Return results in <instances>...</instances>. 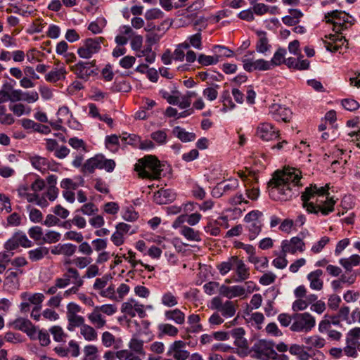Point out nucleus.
Segmentation results:
<instances>
[{"mask_svg":"<svg viewBox=\"0 0 360 360\" xmlns=\"http://www.w3.org/2000/svg\"><path fill=\"white\" fill-rule=\"evenodd\" d=\"M143 343L144 342L143 340L134 338L131 339L128 346L131 351H134L139 354L145 355Z\"/></svg>","mask_w":360,"mask_h":360,"instance_id":"obj_52","label":"nucleus"},{"mask_svg":"<svg viewBox=\"0 0 360 360\" xmlns=\"http://www.w3.org/2000/svg\"><path fill=\"white\" fill-rule=\"evenodd\" d=\"M281 252L284 255H295L296 252H303L305 250V243L299 236H295L290 240H283L281 245Z\"/></svg>","mask_w":360,"mask_h":360,"instance_id":"obj_11","label":"nucleus"},{"mask_svg":"<svg viewBox=\"0 0 360 360\" xmlns=\"http://www.w3.org/2000/svg\"><path fill=\"white\" fill-rule=\"evenodd\" d=\"M198 63L203 66H208L217 64L219 61V56H207L200 54L198 58Z\"/></svg>","mask_w":360,"mask_h":360,"instance_id":"obj_47","label":"nucleus"},{"mask_svg":"<svg viewBox=\"0 0 360 360\" xmlns=\"http://www.w3.org/2000/svg\"><path fill=\"white\" fill-rule=\"evenodd\" d=\"M49 254V248L46 246H39L28 251V257L32 262L41 260Z\"/></svg>","mask_w":360,"mask_h":360,"instance_id":"obj_25","label":"nucleus"},{"mask_svg":"<svg viewBox=\"0 0 360 360\" xmlns=\"http://www.w3.org/2000/svg\"><path fill=\"white\" fill-rule=\"evenodd\" d=\"M322 275L323 271L321 269L313 271L307 275L309 286L312 290H321L323 288V282L321 278Z\"/></svg>","mask_w":360,"mask_h":360,"instance_id":"obj_21","label":"nucleus"},{"mask_svg":"<svg viewBox=\"0 0 360 360\" xmlns=\"http://www.w3.org/2000/svg\"><path fill=\"white\" fill-rule=\"evenodd\" d=\"M68 319L69 324L68 326V329L69 330H73L75 327H82V326L84 325V319L77 314H71L68 315Z\"/></svg>","mask_w":360,"mask_h":360,"instance_id":"obj_48","label":"nucleus"},{"mask_svg":"<svg viewBox=\"0 0 360 360\" xmlns=\"http://www.w3.org/2000/svg\"><path fill=\"white\" fill-rule=\"evenodd\" d=\"M120 137L116 134L106 136L105 138V147L112 152H116L120 147Z\"/></svg>","mask_w":360,"mask_h":360,"instance_id":"obj_38","label":"nucleus"},{"mask_svg":"<svg viewBox=\"0 0 360 360\" xmlns=\"http://www.w3.org/2000/svg\"><path fill=\"white\" fill-rule=\"evenodd\" d=\"M14 327L21 331L28 333L33 328V325L30 320L25 318H18L13 322Z\"/></svg>","mask_w":360,"mask_h":360,"instance_id":"obj_40","label":"nucleus"},{"mask_svg":"<svg viewBox=\"0 0 360 360\" xmlns=\"http://www.w3.org/2000/svg\"><path fill=\"white\" fill-rule=\"evenodd\" d=\"M68 280L64 278V274L62 277L56 278L55 279L54 285L50 287L46 291V293L49 295H54L57 292L58 290L65 288L67 287Z\"/></svg>","mask_w":360,"mask_h":360,"instance_id":"obj_45","label":"nucleus"},{"mask_svg":"<svg viewBox=\"0 0 360 360\" xmlns=\"http://www.w3.org/2000/svg\"><path fill=\"white\" fill-rule=\"evenodd\" d=\"M158 329L162 334L172 337L176 336L179 332L176 327L169 323H161L158 326Z\"/></svg>","mask_w":360,"mask_h":360,"instance_id":"obj_56","label":"nucleus"},{"mask_svg":"<svg viewBox=\"0 0 360 360\" xmlns=\"http://www.w3.org/2000/svg\"><path fill=\"white\" fill-rule=\"evenodd\" d=\"M92 262L90 257H77L73 259V264L79 269L88 267Z\"/></svg>","mask_w":360,"mask_h":360,"instance_id":"obj_62","label":"nucleus"},{"mask_svg":"<svg viewBox=\"0 0 360 360\" xmlns=\"http://www.w3.org/2000/svg\"><path fill=\"white\" fill-rule=\"evenodd\" d=\"M233 269L237 276V278L235 279L236 281L241 282L249 278V268L245 265L244 262L238 257H236Z\"/></svg>","mask_w":360,"mask_h":360,"instance_id":"obj_18","label":"nucleus"},{"mask_svg":"<svg viewBox=\"0 0 360 360\" xmlns=\"http://www.w3.org/2000/svg\"><path fill=\"white\" fill-rule=\"evenodd\" d=\"M234 344L238 347L237 354L245 356L248 354V344L247 340L243 337L240 339L234 340Z\"/></svg>","mask_w":360,"mask_h":360,"instance_id":"obj_55","label":"nucleus"},{"mask_svg":"<svg viewBox=\"0 0 360 360\" xmlns=\"http://www.w3.org/2000/svg\"><path fill=\"white\" fill-rule=\"evenodd\" d=\"M122 217L124 220L127 221H135L138 217L139 214L132 206H128L123 208L122 211Z\"/></svg>","mask_w":360,"mask_h":360,"instance_id":"obj_49","label":"nucleus"},{"mask_svg":"<svg viewBox=\"0 0 360 360\" xmlns=\"http://www.w3.org/2000/svg\"><path fill=\"white\" fill-rule=\"evenodd\" d=\"M302 341L306 345L307 349L309 350L313 348L321 349L326 344V340L318 335L304 337L302 339Z\"/></svg>","mask_w":360,"mask_h":360,"instance_id":"obj_22","label":"nucleus"},{"mask_svg":"<svg viewBox=\"0 0 360 360\" xmlns=\"http://www.w3.org/2000/svg\"><path fill=\"white\" fill-rule=\"evenodd\" d=\"M329 186L317 187L316 185L307 187L302 195L303 207L309 213L317 214L321 212L323 215H328L334 210L335 200L329 197Z\"/></svg>","mask_w":360,"mask_h":360,"instance_id":"obj_2","label":"nucleus"},{"mask_svg":"<svg viewBox=\"0 0 360 360\" xmlns=\"http://www.w3.org/2000/svg\"><path fill=\"white\" fill-rule=\"evenodd\" d=\"M28 234L30 237L33 239L34 241H43L44 233L41 227L39 226H35L31 227L28 230Z\"/></svg>","mask_w":360,"mask_h":360,"instance_id":"obj_59","label":"nucleus"},{"mask_svg":"<svg viewBox=\"0 0 360 360\" xmlns=\"http://www.w3.org/2000/svg\"><path fill=\"white\" fill-rule=\"evenodd\" d=\"M219 293L229 299H232L244 296L245 290L242 288V285L227 286L222 285L219 288Z\"/></svg>","mask_w":360,"mask_h":360,"instance_id":"obj_17","label":"nucleus"},{"mask_svg":"<svg viewBox=\"0 0 360 360\" xmlns=\"http://www.w3.org/2000/svg\"><path fill=\"white\" fill-rule=\"evenodd\" d=\"M96 169H99L98 155L87 160L82 167L83 172L87 173H93Z\"/></svg>","mask_w":360,"mask_h":360,"instance_id":"obj_54","label":"nucleus"},{"mask_svg":"<svg viewBox=\"0 0 360 360\" xmlns=\"http://www.w3.org/2000/svg\"><path fill=\"white\" fill-rule=\"evenodd\" d=\"M179 232L188 241L200 242L201 240L200 232L190 226H183Z\"/></svg>","mask_w":360,"mask_h":360,"instance_id":"obj_26","label":"nucleus"},{"mask_svg":"<svg viewBox=\"0 0 360 360\" xmlns=\"http://www.w3.org/2000/svg\"><path fill=\"white\" fill-rule=\"evenodd\" d=\"M330 238L328 236H323L319 241L315 243L311 248L313 253L317 254L322 251L324 247L329 243Z\"/></svg>","mask_w":360,"mask_h":360,"instance_id":"obj_63","label":"nucleus"},{"mask_svg":"<svg viewBox=\"0 0 360 360\" xmlns=\"http://www.w3.org/2000/svg\"><path fill=\"white\" fill-rule=\"evenodd\" d=\"M84 356L82 360H99L98 350L95 345H86L84 347Z\"/></svg>","mask_w":360,"mask_h":360,"instance_id":"obj_37","label":"nucleus"},{"mask_svg":"<svg viewBox=\"0 0 360 360\" xmlns=\"http://www.w3.org/2000/svg\"><path fill=\"white\" fill-rule=\"evenodd\" d=\"M121 311L124 314L134 317L138 315L141 318L146 316L144 306L134 299H130L122 304Z\"/></svg>","mask_w":360,"mask_h":360,"instance_id":"obj_12","label":"nucleus"},{"mask_svg":"<svg viewBox=\"0 0 360 360\" xmlns=\"http://www.w3.org/2000/svg\"><path fill=\"white\" fill-rule=\"evenodd\" d=\"M164 315L166 320L172 321L179 325L183 324L185 321L184 313L177 308L165 311Z\"/></svg>","mask_w":360,"mask_h":360,"instance_id":"obj_23","label":"nucleus"},{"mask_svg":"<svg viewBox=\"0 0 360 360\" xmlns=\"http://www.w3.org/2000/svg\"><path fill=\"white\" fill-rule=\"evenodd\" d=\"M269 114L277 121L287 122L291 117V110L278 103L274 102L269 107Z\"/></svg>","mask_w":360,"mask_h":360,"instance_id":"obj_13","label":"nucleus"},{"mask_svg":"<svg viewBox=\"0 0 360 360\" xmlns=\"http://www.w3.org/2000/svg\"><path fill=\"white\" fill-rule=\"evenodd\" d=\"M31 187L28 184H20L17 188L18 196L28 202H33L37 199V193L30 192Z\"/></svg>","mask_w":360,"mask_h":360,"instance_id":"obj_28","label":"nucleus"},{"mask_svg":"<svg viewBox=\"0 0 360 360\" xmlns=\"http://www.w3.org/2000/svg\"><path fill=\"white\" fill-rule=\"evenodd\" d=\"M316 324L315 318L308 312L296 314L292 317L290 329L295 332H309Z\"/></svg>","mask_w":360,"mask_h":360,"instance_id":"obj_7","label":"nucleus"},{"mask_svg":"<svg viewBox=\"0 0 360 360\" xmlns=\"http://www.w3.org/2000/svg\"><path fill=\"white\" fill-rule=\"evenodd\" d=\"M150 138L158 145H165L167 142L166 129L157 130L150 134Z\"/></svg>","mask_w":360,"mask_h":360,"instance_id":"obj_50","label":"nucleus"},{"mask_svg":"<svg viewBox=\"0 0 360 360\" xmlns=\"http://www.w3.org/2000/svg\"><path fill=\"white\" fill-rule=\"evenodd\" d=\"M237 304L235 302L226 300L223 302L218 296L212 298L210 302V308L221 313V315L226 318L233 317L236 312Z\"/></svg>","mask_w":360,"mask_h":360,"instance_id":"obj_8","label":"nucleus"},{"mask_svg":"<svg viewBox=\"0 0 360 360\" xmlns=\"http://www.w3.org/2000/svg\"><path fill=\"white\" fill-rule=\"evenodd\" d=\"M77 246L72 243H62L61 255L66 257H70L75 255L77 251Z\"/></svg>","mask_w":360,"mask_h":360,"instance_id":"obj_64","label":"nucleus"},{"mask_svg":"<svg viewBox=\"0 0 360 360\" xmlns=\"http://www.w3.org/2000/svg\"><path fill=\"white\" fill-rule=\"evenodd\" d=\"M61 239L60 233L53 231L48 230L44 235L43 242L48 244L58 243Z\"/></svg>","mask_w":360,"mask_h":360,"instance_id":"obj_51","label":"nucleus"},{"mask_svg":"<svg viewBox=\"0 0 360 360\" xmlns=\"http://www.w3.org/2000/svg\"><path fill=\"white\" fill-rule=\"evenodd\" d=\"M115 231L118 232L122 236L125 238L127 234L132 235L136 232V229H132V226L128 224L120 222L116 225Z\"/></svg>","mask_w":360,"mask_h":360,"instance_id":"obj_53","label":"nucleus"},{"mask_svg":"<svg viewBox=\"0 0 360 360\" xmlns=\"http://www.w3.org/2000/svg\"><path fill=\"white\" fill-rule=\"evenodd\" d=\"M70 70L77 77L87 81L91 76L96 75V69L94 68V61H79L74 65L70 66Z\"/></svg>","mask_w":360,"mask_h":360,"instance_id":"obj_9","label":"nucleus"},{"mask_svg":"<svg viewBox=\"0 0 360 360\" xmlns=\"http://www.w3.org/2000/svg\"><path fill=\"white\" fill-rule=\"evenodd\" d=\"M135 170L142 178L157 179L160 177L162 171L160 162L155 156L146 155L138 160Z\"/></svg>","mask_w":360,"mask_h":360,"instance_id":"obj_3","label":"nucleus"},{"mask_svg":"<svg viewBox=\"0 0 360 360\" xmlns=\"http://www.w3.org/2000/svg\"><path fill=\"white\" fill-rule=\"evenodd\" d=\"M173 134L183 142L192 141L195 139L193 133L188 132L184 129L177 126L172 130Z\"/></svg>","mask_w":360,"mask_h":360,"instance_id":"obj_34","label":"nucleus"},{"mask_svg":"<svg viewBox=\"0 0 360 360\" xmlns=\"http://www.w3.org/2000/svg\"><path fill=\"white\" fill-rule=\"evenodd\" d=\"M30 162L32 166L41 173H45L49 170H55V164L51 162L46 158L39 155H33L30 158Z\"/></svg>","mask_w":360,"mask_h":360,"instance_id":"obj_15","label":"nucleus"},{"mask_svg":"<svg viewBox=\"0 0 360 360\" xmlns=\"http://www.w3.org/2000/svg\"><path fill=\"white\" fill-rule=\"evenodd\" d=\"M339 262L347 271H351L354 266L360 264V256L352 255L349 257L340 259Z\"/></svg>","mask_w":360,"mask_h":360,"instance_id":"obj_35","label":"nucleus"},{"mask_svg":"<svg viewBox=\"0 0 360 360\" xmlns=\"http://www.w3.org/2000/svg\"><path fill=\"white\" fill-rule=\"evenodd\" d=\"M64 278H66L68 281L67 286L71 283L73 284V285L69 289L70 290L71 293L77 296L78 294L80 293L79 288L83 286L84 283V281L80 276L78 270L74 267L67 268L64 273Z\"/></svg>","mask_w":360,"mask_h":360,"instance_id":"obj_10","label":"nucleus"},{"mask_svg":"<svg viewBox=\"0 0 360 360\" xmlns=\"http://www.w3.org/2000/svg\"><path fill=\"white\" fill-rule=\"evenodd\" d=\"M236 256L229 257L226 261L217 264V269L221 276L226 275L231 269H233Z\"/></svg>","mask_w":360,"mask_h":360,"instance_id":"obj_32","label":"nucleus"},{"mask_svg":"<svg viewBox=\"0 0 360 360\" xmlns=\"http://www.w3.org/2000/svg\"><path fill=\"white\" fill-rule=\"evenodd\" d=\"M257 135L264 141H271L278 137V131L269 123H262L257 129Z\"/></svg>","mask_w":360,"mask_h":360,"instance_id":"obj_16","label":"nucleus"},{"mask_svg":"<svg viewBox=\"0 0 360 360\" xmlns=\"http://www.w3.org/2000/svg\"><path fill=\"white\" fill-rule=\"evenodd\" d=\"M104 38L101 37L87 38L82 41V44L77 49L78 56L84 59H89L101 49V44Z\"/></svg>","mask_w":360,"mask_h":360,"instance_id":"obj_4","label":"nucleus"},{"mask_svg":"<svg viewBox=\"0 0 360 360\" xmlns=\"http://www.w3.org/2000/svg\"><path fill=\"white\" fill-rule=\"evenodd\" d=\"M20 297L21 300L29 301V302L31 304H33L34 307H41V303L43 302L45 298L44 295L42 293H30L28 292H22Z\"/></svg>","mask_w":360,"mask_h":360,"instance_id":"obj_24","label":"nucleus"},{"mask_svg":"<svg viewBox=\"0 0 360 360\" xmlns=\"http://www.w3.org/2000/svg\"><path fill=\"white\" fill-rule=\"evenodd\" d=\"M219 88L218 85H215L214 86H210L205 89L202 91V96L208 101H213L218 96V91Z\"/></svg>","mask_w":360,"mask_h":360,"instance_id":"obj_61","label":"nucleus"},{"mask_svg":"<svg viewBox=\"0 0 360 360\" xmlns=\"http://www.w3.org/2000/svg\"><path fill=\"white\" fill-rule=\"evenodd\" d=\"M286 50L283 48H278L274 53L271 60L269 61L271 63V68L278 66L282 63H285Z\"/></svg>","mask_w":360,"mask_h":360,"instance_id":"obj_42","label":"nucleus"},{"mask_svg":"<svg viewBox=\"0 0 360 360\" xmlns=\"http://www.w3.org/2000/svg\"><path fill=\"white\" fill-rule=\"evenodd\" d=\"M262 212L253 210L248 213L244 217L245 229L248 231V238L250 240H255L262 231V224L260 220Z\"/></svg>","mask_w":360,"mask_h":360,"instance_id":"obj_5","label":"nucleus"},{"mask_svg":"<svg viewBox=\"0 0 360 360\" xmlns=\"http://www.w3.org/2000/svg\"><path fill=\"white\" fill-rule=\"evenodd\" d=\"M80 333L87 341H94L97 339L98 336L95 329L86 324L82 326L80 328Z\"/></svg>","mask_w":360,"mask_h":360,"instance_id":"obj_39","label":"nucleus"},{"mask_svg":"<svg viewBox=\"0 0 360 360\" xmlns=\"http://www.w3.org/2000/svg\"><path fill=\"white\" fill-rule=\"evenodd\" d=\"M259 39L256 44V50L258 53H265L271 49L269 40L266 37V33L264 31H257Z\"/></svg>","mask_w":360,"mask_h":360,"instance_id":"obj_27","label":"nucleus"},{"mask_svg":"<svg viewBox=\"0 0 360 360\" xmlns=\"http://www.w3.org/2000/svg\"><path fill=\"white\" fill-rule=\"evenodd\" d=\"M346 347L343 349V353H345L347 356L356 358L358 356L357 353V343L352 340H350L349 338H346Z\"/></svg>","mask_w":360,"mask_h":360,"instance_id":"obj_44","label":"nucleus"},{"mask_svg":"<svg viewBox=\"0 0 360 360\" xmlns=\"http://www.w3.org/2000/svg\"><path fill=\"white\" fill-rule=\"evenodd\" d=\"M107 21L103 18H98L96 21L91 22L89 26L88 30L93 34H100L102 32L103 29L105 27Z\"/></svg>","mask_w":360,"mask_h":360,"instance_id":"obj_41","label":"nucleus"},{"mask_svg":"<svg viewBox=\"0 0 360 360\" xmlns=\"http://www.w3.org/2000/svg\"><path fill=\"white\" fill-rule=\"evenodd\" d=\"M99 295L103 297L117 301L115 287L113 284H110L107 288L105 287L104 290L100 292Z\"/></svg>","mask_w":360,"mask_h":360,"instance_id":"obj_60","label":"nucleus"},{"mask_svg":"<svg viewBox=\"0 0 360 360\" xmlns=\"http://www.w3.org/2000/svg\"><path fill=\"white\" fill-rule=\"evenodd\" d=\"M254 351L260 360H289L285 354H278L274 350L269 342L260 340L254 346Z\"/></svg>","mask_w":360,"mask_h":360,"instance_id":"obj_6","label":"nucleus"},{"mask_svg":"<svg viewBox=\"0 0 360 360\" xmlns=\"http://www.w3.org/2000/svg\"><path fill=\"white\" fill-rule=\"evenodd\" d=\"M186 342L181 340L174 341L169 347L168 354L172 355L176 360H186L190 353L186 349Z\"/></svg>","mask_w":360,"mask_h":360,"instance_id":"obj_14","label":"nucleus"},{"mask_svg":"<svg viewBox=\"0 0 360 360\" xmlns=\"http://www.w3.org/2000/svg\"><path fill=\"white\" fill-rule=\"evenodd\" d=\"M161 304L168 308H172L178 304V297L171 291H166L161 296Z\"/></svg>","mask_w":360,"mask_h":360,"instance_id":"obj_31","label":"nucleus"},{"mask_svg":"<svg viewBox=\"0 0 360 360\" xmlns=\"http://www.w3.org/2000/svg\"><path fill=\"white\" fill-rule=\"evenodd\" d=\"M301 179V172L295 168H285L283 172H276L271 181V197L281 201L290 199L295 191H297V188L302 186Z\"/></svg>","mask_w":360,"mask_h":360,"instance_id":"obj_1","label":"nucleus"},{"mask_svg":"<svg viewBox=\"0 0 360 360\" xmlns=\"http://www.w3.org/2000/svg\"><path fill=\"white\" fill-rule=\"evenodd\" d=\"M99 169H105L108 172H111L115 167V162L113 160L106 159L103 155H98Z\"/></svg>","mask_w":360,"mask_h":360,"instance_id":"obj_46","label":"nucleus"},{"mask_svg":"<svg viewBox=\"0 0 360 360\" xmlns=\"http://www.w3.org/2000/svg\"><path fill=\"white\" fill-rule=\"evenodd\" d=\"M9 110L17 117L22 115H29L32 111V108L22 103H15L9 104Z\"/></svg>","mask_w":360,"mask_h":360,"instance_id":"obj_29","label":"nucleus"},{"mask_svg":"<svg viewBox=\"0 0 360 360\" xmlns=\"http://www.w3.org/2000/svg\"><path fill=\"white\" fill-rule=\"evenodd\" d=\"M200 321V316L198 314H191L188 317V323L192 325L191 328L189 331L193 333H198L201 331L202 328L200 324H199Z\"/></svg>","mask_w":360,"mask_h":360,"instance_id":"obj_58","label":"nucleus"},{"mask_svg":"<svg viewBox=\"0 0 360 360\" xmlns=\"http://www.w3.org/2000/svg\"><path fill=\"white\" fill-rule=\"evenodd\" d=\"M249 261L254 264L255 266V268L259 271H262L263 269L268 267L269 261L267 257H257L255 255H250L249 256Z\"/></svg>","mask_w":360,"mask_h":360,"instance_id":"obj_43","label":"nucleus"},{"mask_svg":"<svg viewBox=\"0 0 360 360\" xmlns=\"http://www.w3.org/2000/svg\"><path fill=\"white\" fill-rule=\"evenodd\" d=\"M88 319L97 328H102L106 324L105 317L96 307H95L94 311L88 315Z\"/></svg>","mask_w":360,"mask_h":360,"instance_id":"obj_30","label":"nucleus"},{"mask_svg":"<svg viewBox=\"0 0 360 360\" xmlns=\"http://www.w3.org/2000/svg\"><path fill=\"white\" fill-rule=\"evenodd\" d=\"M109 280L110 276L108 275H104L101 278H96L93 285V289L97 291L98 294H100V292L104 290L105 287H107Z\"/></svg>","mask_w":360,"mask_h":360,"instance_id":"obj_57","label":"nucleus"},{"mask_svg":"<svg viewBox=\"0 0 360 360\" xmlns=\"http://www.w3.org/2000/svg\"><path fill=\"white\" fill-rule=\"evenodd\" d=\"M226 223L225 228L229 227L228 219L226 217H220L213 222H209L205 227V231L212 236H217L220 233L219 226Z\"/></svg>","mask_w":360,"mask_h":360,"instance_id":"obj_20","label":"nucleus"},{"mask_svg":"<svg viewBox=\"0 0 360 360\" xmlns=\"http://www.w3.org/2000/svg\"><path fill=\"white\" fill-rule=\"evenodd\" d=\"M67 72L65 68H61L50 71L45 75V79L49 82H56L64 79Z\"/></svg>","mask_w":360,"mask_h":360,"instance_id":"obj_36","label":"nucleus"},{"mask_svg":"<svg viewBox=\"0 0 360 360\" xmlns=\"http://www.w3.org/2000/svg\"><path fill=\"white\" fill-rule=\"evenodd\" d=\"M153 198L156 203L165 205L172 202L176 198V193L172 190L161 189L154 194Z\"/></svg>","mask_w":360,"mask_h":360,"instance_id":"obj_19","label":"nucleus"},{"mask_svg":"<svg viewBox=\"0 0 360 360\" xmlns=\"http://www.w3.org/2000/svg\"><path fill=\"white\" fill-rule=\"evenodd\" d=\"M243 69L249 72H253L257 59L255 58L254 51H248L240 59Z\"/></svg>","mask_w":360,"mask_h":360,"instance_id":"obj_33","label":"nucleus"}]
</instances>
